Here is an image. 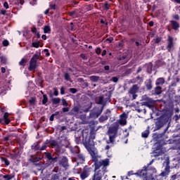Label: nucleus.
<instances>
[{"instance_id": "nucleus-39", "label": "nucleus", "mask_w": 180, "mask_h": 180, "mask_svg": "<svg viewBox=\"0 0 180 180\" xmlns=\"http://www.w3.org/2000/svg\"><path fill=\"white\" fill-rule=\"evenodd\" d=\"M60 95H65V88L64 86L60 87Z\"/></svg>"}, {"instance_id": "nucleus-26", "label": "nucleus", "mask_w": 180, "mask_h": 180, "mask_svg": "<svg viewBox=\"0 0 180 180\" xmlns=\"http://www.w3.org/2000/svg\"><path fill=\"white\" fill-rule=\"evenodd\" d=\"M149 135H150V130L149 129H146V131L142 132L141 137H143V139H147Z\"/></svg>"}, {"instance_id": "nucleus-28", "label": "nucleus", "mask_w": 180, "mask_h": 180, "mask_svg": "<svg viewBox=\"0 0 180 180\" xmlns=\"http://www.w3.org/2000/svg\"><path fill=\"white\" fill-rule=\"evenodd\" d=\"M3 178L4 179H6V180H11V179H13V178H15V176L11 174H7V175L3 176Z\"/></svg>"}, {"instance_id": "nucleus-8", "label": "nucleus", "mask_w": 180, "mask_h": 180, "mask_svg": "<svg viewBox=\"0 0 180 180\" xmlns=\"http://www.w3.org/2000/svg\"><path fill=\"white\" fill-rule=\"evenodd\" d=\"M91 169L88 166H85L80 173V178L82 180H85L91 175Z\"/></svg>"}, {"instance_id": "nucleus-33", "label": "nucleus", "mask_w": 180, "mask_h": 180, "mask_svg": "<svg viewBox=\"0 0 180 180\" xmlns=\"http://www.w3.org/2000/svg\"><path fill=\"white\" fill-rule=\"evenodd\" d=\"M25 63H27L26 59L22 58L21 60L19 62V65H22V67H25Z\"/></svg>"}, {"instance_id": "nucleus-40", "label": "nucleus", "mask_w": 180, "mask_h": 180, "mask_svg": "<svg viewBox=\"0 0 180 180\" xmlns=\"http://www.w3.org/2000/svg\"><path fill=\"white\" fill-rule=\"evenodd\" d=\"M104 9H105L106 11L109 10L110 8V7L109 6V4H108V2H105L104 4V6H103Z\"/></svg>"}, {"instance_id": "nucleus-51", "label": "nucleus", "mask_w": 180, "mask_h": 180, "mask_svg": "<svg viewBox=\"0 0 180 180\" xmlns=\"http://www.w3.org/2000/svg\"><path fill=\"white\" fill-rule=\"evenodd\" d=\"M112 81L113 82H117V81H119V79L116 77H112Z\"/></svg>"}, {"instance_id": "nucleus-4", "label": "nucleus", "mask_w": 180, "mask_h": 180, "mask_svg": "<svg viewBox=\"0 0 180 180\" xmlns=\"http://www.w3.org/2000/svg\"><path fill=\"white\" fill-rule=\"evenodd\" d=\"M82 136L84 139V146L85 148H86V144H89V146H94L95 148V144H94V141L89 138V131L88 129H84L82 131Z\"/></svg>"}, {"instance_id": "nucleus-38", "label": "nucleus", "mask_w": 180, "mask_h": 180, "mask_svg": "<svg viewBox=\"0 0 180 180\" xmlns=\"http://www.w3.org/2000/svg\"><path fill=\"white\" fill-rule=\"evenodd\" d=\"M40 44L39 42H33L32 47H35V49H39Z\"/></svg>"}, {"instance_id": "nucleus-14", "label": "nucleus", "mask_w": 180, "mask_h": 180, "mask_svg": "<svg viewBox=\"0 0 180 180\" xmlns=\"http://www.w3.org/2000/svg\"><path fill=\"white\" fill-rule=\"evenodd\" d=\"M165 84V79L164 77H160L156 79L155 85L158 86H161Z\"/></svg>"}, {"instance_id": "nucleus-21", "label": "nucleus", "mask_w": 180, "mask_h": 180, "mask_svg": "<svg viewBox=\"0 0 180 180\" xmlns=\"http://www.w3.org/2000/svg\"><path fill=\"white\" fill-rule=\"evenodd\" d=\"M77 161H79L81 164L85 162V156L83 154H78L77 158Z\"/></svg>"}, {"instance_id": "nucleus-10", "label": "nucleus", "mask_w": 180, "mask_h": 180, "mask_svg": "<svg viewBox=\"0 0 180 180\" xmlns=\"http://www.w3.org/2000/svg\"><path fill=\"white\" fill-rule=\"evenodd\" d=\"M38 153L39 152H37L34 155H30L29 161L30 162H39V161H41V157L37 155Z\"/></svg>"}, {"instance_id": "nucleus-6", "label": "nucleus", "mask_w": 180, "mask_h": 180, "mask_svg": "<svg viewBox=\"0 0 180 180\" xmlns=\"http://www.w3.org/2000/svg\"><path fill=\"white\" fill-rule=\"evenodd\" d=\"M98 105H103V106L101 108V109L97 112H91L90 114L91 117H94V119H97V117H99L101 115H102V112H103V108L105 106V104L103 103V97L101 96L99 97Z\"/></svg>"}, {"instance_id": "nucleus-37", "label": "nucleus", "mask_w": 180, "mask_h": 180, "mask_svg": "<svg viewBox=\"0 0 180 180\" xmlns=\"http://www.w3.org/2000/svg\"><path fill=\"white\" fill-rule=\"evenodd\" d=\"M53 95L54 96H58V89L57 88H53Z\"/></svg>"}, {"instance_id": "nucleus-25", "label": "nucleus", "mask_w": 180, "mask_h": 180, "mask_svg": "<svg viewBox=\"0 0 180 180\" xmlns=\"http://www.w3.org/2000/svg\"><path fill=\"white\" fill-rule=\"evenodd\" d=\"M72 115H74L75 116H77V115H78V113H79V107H74L72 109Z\"/></svg>"}, {"instance_id": "nucleus-44", "label": "nucleus", "mask_w": 180, "mask_h": 180, "mask_svg": "<svg viewBox=\"0 0 180 180\" xmlns=\"http://www.w3.org/2000/svg\"><path fill=\"white\" fill-rule=\"evenodd\" d=\"M62 103L63 106H68V103H67V101H65L64 98L62 99Z\"/></svg>"}, {"instance_id": "nucleus-2", "label": "nucleus", "mask_w": 180, "mask_h": 180, "mask_svg": "<svg viewBox=\"0 0 180 180\" xmlns=\"http://www.w3.org/2000/svg\"><path fill=\"white\" fill-rule=\"evenodd\" d=\"M119 131V123L114 122L108 129L107 134L109 137V141H107V144H113L116 137H117V133Z\"/></svg>"}, {"instance_id": "nucleus-32", "label": "nucleus", "mask_w": 180, "mask_h": 180, "mask_svg": "<svg viewBox=\"0 0 180 180\" xmlns=\"http://www.w3.org/2000/svg\"><path fill=\"white\" fill-rule=\"evenodd\" d=\"M1 63V64H6L8 59H6V57L5 56H1L0 57Z\"/></svg>"}, {"instance_id": "nucleus-46", "label": "nucleus", "mask_w": 180, "mask_h": 180, "mask_svg": "<svg viewBox=\"0 0 180 180\" xmlns=\"http://www.w3.org/2000/svg\"><path fill=\"white\" fill-rule=\"evenodd\" d=\"M101 52H102V50L101 49V48L96 49V53L98 54V56H99V54H101Z\"/></svg>"}, {"instance_id": "nucleus-56", "label": "nucleus", "mask_w": 180, "mask_h": 180, "mask_svg": "<svg viewBox=\"0 0 180 180\" xmlns=\"http://www.w3.org/2000/svg\"><path fill=\"white\" fill-rule=\"evenodd\" d=\"M146 102L149 103L150 104L154 103V100H153V98H148V101Z\"/></svg>"}, {"instance_id": "nucleus-34", "label": "nucleus", "mask_w": 180, "mask_h": 180, "mask_svg": "<svg viewBox=\"0 0 180 180\" xmlns=\"http://www.w3.org/2000/svg\"><path fill=\"white\" fill-rule=\"evenodd\" d=\"M29 103L30 105H34V103H36V98H31V99L29 101Z\"/></svg>"}, {"instance_id": "nucleus-12", "label": "nucleus", "mask_w": 180, "mask_h": 180, "mask_svg": "<svg viewBox=\"0 0 180 180\" xmlns=\"http://www.w3.org/2000/svg\"><path fill=\"white\" fill-rule=\"evenodd\" d=\"M167 49L168 50V51H171V49H172V47H174V38H172V37L169 36L168 39H167Z\"/></svg>"}, {"instance_id": "nucleus-63", "label": "nucleus", "mask_w": 180, "mask_h": 180, "mask_svg": "<svg viewBox=\"0 0 180 180\" xmlns=\"http://www.w3.org/2000/svg\"><path fill=\"white\" fill-rule=\"evenodd\" d=\"M1 72L2 74H5V72H6V69H5V68H1Z\"/></svg>"}, {"instance_id": "nucleus-54", "label": "nucleus", "mask_w": 180, "mask_h": 180, "mask_svg": "<svg viewBox=\"0 0 180 180\" xmlns=\"http://www.w3.org/2000/svg\"><path fill=\"white\" fill-rule=\"evenodd\" d=\"M173 18L176 20H179V15L178 14H176L174 15H173Z\"/></svg>"}, {"instance_id": "nucleus-30", "label": "nucleus", "mask_w": 180, "mask_h": 180, "mask_svg": "<svg viewBox=\"0 0 180 180\" xmlns=\"http://www.w3.org/2000/svg\"><path fill=\"white\" fill-rule=\"evenodd\" d=\"M49 102V98L47 97V95L44 94L43 95V100H42V105H46Z\"/></svg>"}, {"instance_id": "nucleus-27", "label": "nucleus", "mask_w": 180, "mask_h": 180, "mask_svg": "<svg viewBox=\"0 0 180 180\" xmlns=\"http://www.w3.org/2000/svg\"><path fill=\"white\" fill-rule=\"evenodd\" d=\"M64 78L65 81H69L70 82H71V76L70 75V73H68V72H65L64 73Z\"/></svg>"}, {"instance_id": "nucleus-62", "label": "nucleus", "mask_w": 180, "mask_h": 180, "mask_svg": "<svg viewBox=\"0 0 180 180\" xmlns=\"http://www.w3.org/2000/svg\"><path fill=\"white\" fill-rule=\"evenodd\" d=\"M77 81H78V82H81L82 84V82H84V80L83 78H79V79H77Z\"/></svg>"}, {"instance_id": "nucleus-1", "label": "nucleus", "mask_w": 180, "mask_h": 180, "mask_svg": "<svg viewBox=\"0 0 180 180\" xmlns=\"http://www.w3.org/2000/svg\"><path fill=\"white\" fill-rule=\"evenodd\" d=\"M86 149L90 154L95 165L94 174L93 180H102L105 174H106V167L109 165V159L98 160V149L94 145L86 143Z\"/></svg>"}, {"instance_id": "nucleus-5", "label": "nucleus", "mask_w": 180, "mask_h": 180, "mask_svg": "<svg viewBox=\"0 0 180 180\" xmlns=\"http://www.w3.org/2000/svg\"><path fill=\"white\" fill-rule=\"evenodd\" d=\"M40 58V54H34L30 61L29 71H33L37 68V60Z\"/></svg>"}, {"instance_id": "nucleus-11", "label": "nucleus", "mask_w": 180, "mask_h": 180, "mask_svg": "<svg viewBox=\"0 0 180 180\" xmlns=\"http://www.w3.org/2000/svg\"><path fill=\"white\" fill-rule=\"evenodd\" d=\"M170 169H171V167H169V164H167L165 168V171L161 172L159 174V176H162V177L168 176V175H169V172H171Z\"/></svg>"}, {"instance_id": "nucleus-36", "label": "nucleus", "mask_w": 180, "mask_h": 180, "mask_svg": "<svg viewBox=\"0 0 180 180\" xmlns=\"http://www.w3.org/2000/svg\"><path fill=\"white\" fill-rule=\"evenodd\" d=\"M50 30H51L50 29V26H45L44 28V33H49V32H50Z\"/></svg>"}, {"instance_id": "nucleus-16", "label": "nucleus", "mask_w": 180, "mask_h": 180, "mask_svg": "<svg viewBox=\"0 0 180 180\" xmlns=\"http://www.w3.org/2000/svg\"><path fill=\"white\" fill-rule=\"evenodd\" d=\"M32 151H37L38 150H40V141L36 142L31 146Z\"/></svg>"}, {"instance_id": "nucleus-19", "label": "nucleus", "mask_w": 180, "mask_h": 180, "mask_svg": "<svg viewBox=\"0 0 180 180\" xmlns=\"http://www.w3.org/2000/svg\"><path fill=\"white\" fill-rule=\"evenodd\" d=\"M117 123H118V124H121L122 126H124L127 123V121L124 119V115L120 116V119L118 122H117Z\"/></svg>"}, {"instance_id": "nucleus-64", "label": "nucleus", "mask_w": 180, "mask_h": 180, "mask_svg": "<svg viewBox=\"0 0 180 180\" xmlns=\"http://www.w3.org/2000/svg\"><path fill=\"white\" fill-rule=\"evenodd\" d=\"M171 179H172V180L176 179V174L172 175V176H171Z\"/></svg>"}, {"instance_id": "nucleus-17", "label": "nucleus", "mask_w": 180, "mask_h": 180, "mask_svg": "<svg viewBox=\"0 0 180 180\" xmlns=\"http://www.w3.org/2000/svg\"><path fill=\"white\" fill-rule=\"evenodd\" d=\"M154 92V95H161L162 94V87L161 86H156Z\"/></svg>"}, {"instance_id": "nucleus-29", "label": "nucleus", "mask_w": 180, "mask_h": 180, "mask_svg": "<svg viewBox=\"0 0 180 180\" xmlns=\"http://www.w3.org/2000/svg\"><path fill=\"white\" fill-rule=\"evenodd\" d=\"M108 115H104V116L100 117V118L98 119V120H99V122H100L101 123H103V122L108 120Z\"/></svg>"}, {"instance_id": "nucleus-9", "label": "nucleus", "mask_w": 180, "mask_h": 180, "mask_svg": "<svg viewBox=\"0 0 180 180\" xmlns=\"http://www.w3.org/2000/svg\"><path fill=\"white\" fill-rule=\"evenodd\" d=\"M59 164L62 165L63 168H68V159L65 156H61L59 158Z\"/></svg>"}, {"instance_id": "nucleus-59", "label": "nucleus", "mask_w": 180, "mask_h": 180, "mask_svg": "<svg viewBox=\"0 0 180 180\" xmlns=\"http://www.w3.org/2000/svg\"><path fill=\"white\" fill-rule=\"evenodd\" d=\"M0 13H1V15H6V10H1V11H0Z\"/></svg>"}, {"instance_id": "nucleus-22", "label": "nucleus", "mask_w": 180, "mask_h": 180, "mask_svg": "<svg viewBox=\"0 0 180 180\" xmlns=\"http://www.w3.org/2000/svg\"><path fill=\"white\" fill-rule=\"evenodd\" d=\"M164 126V122L161 120H158L155 123V129L156 130H160Z\"/></svg>"}, {"instance_id": "nucleus-50", "label": "nucleus", "mask_w": 180, "mask_h": 180, "mask_svg": "<svg viewBox=\"0 0 180 180\" xmlns=\"http://www.w3.org/2000/svg\"><path fill=\"white\" fill-rule=\"evenodd\" d=\"M44 53H46V56L49 57L50 56V52H49V49H44Z\"/></svg>"}, {"instance_id": "nucleus-53", "label": "nucleus", "mask_w": 180, "mask_h": 180, "mask_svg": "<svg viewBox=\"0 0 180 180\" xmlns=\"http://www.w3.org/2000/svg\"><path fill=\"white\" fill-rule=\"evenodd\" d=\"M4 122H5L6 124H9V123H11V120L8 118H6L4 120Z\"/></svg>"}, {"instance_id": "nucleus-3", "label": "nucleus", "mask_w": 180, "mask_h": 180, "mask_svg": "<svg viewBox=\"0 0 180 180\" xmlns=\"http://www.w3.org/2000/svg\"><path fill=\"white\" fill-rule=\"evenodd\" d=\"M153 162H154V160H151L150 163L147 165V166L143 167V169L138 172L139 176H141L142 178H146L148 174H151V171L153 174H157V169L155 167H150Z\"/></svg>"}, {"instance_id": "nucleus-43", "label": "nucleus", "mask_w": 180, "mask_h": 180, "mask_svg": "<svg viewBox=\"0 0 180 180\" xmlns=\"http://www.w3.org/2000/svg\"><path fill=\"white\" fill-rule=\"evenodd\" d=\"M144 105H145V106H147V108H149L150 109H151V108H153V105L151 104H150L148 102H145Z\"/></svg>"}, {"instance_id": "nucleus-52", "label": "nucleus", "mask_w": 180, "mask_h": 180, "mask_svg": "<svg viewBox=\"0 0 180 180\" xmlns=\"http://www.w3.org/2000/svg\"><path fill=\"white\" fill-rule=\"evenodd\" d=\"M58 159L60 160V157H55V158L52 157V159L51 160V161H54L56 162Z\"/></svg>"}, {"instance_id": "nucleus-48", "label": "nucleus", "mask_w": 180, "mask_h": 180, "mask_svg": "<svg viewBox=\"0 0 180 180\" xmlns=\"http://www.w3.org/2000/svg\"><path fill=\"white\" fill-rule=\"evenodd\" d=\"M3 161H4V163L8 166L9 165L10 162L9 160H8V159L6 158H3Z\"/></svg>"}, {"instance_id": "nucleus-13", "label": "nucleus", "mask_w": 180, "mask_h": 180, "mask_svg": "<svg viewBox=\"0 0 180 180\" xmlns=\"http://www.w3.org/2000/svg\"><path fill=\"white\" fill-rule=\"evenodd\" d=\"M49 143L51 147H52V148H56L57 151H60V149H58L60 145H58V142L57 141L51 140Z\"/></svg>"}, {"instance_id": "nucleus-60", "label": "nucleus", "mask_w": 180, "mask_h": 180, "mask_svg": "<svg viewBox=\"0 0 180 180\" xmlns=\"http://www.w3.org/2000/svg\"><path fill=\"white\" fill-rule=\"evenodd\" d=\"M49 120L51 121V122H53V120H54V115H51V117H50V118H49Z\"/></svg>"}, {"instance_id": "nucleus-49", "label": "nucleus", "mask_w": 180, "mask_h": 180, "mask_svg": "<svg viewBox=\"0 0 180 180\" xmlns=\"http://www.w3.org/2000/svg\"><path fill=\"white\" fill-rule=\"evenodd\" d=\"M4 6L6 8V9H9V4H8V2L5 1L4 3Z\"/></svg>"}, {"instance_id": "nucleus-58", "label": "nucleus", "mask_w": 180, "mask_h": 180, "mask_svg": "<svg viewBox=\"0 0 180 180\" xmlns=\"http://www.w3.org/2000/svg\"><path fill=\"white\" fill-rule=\"evenodd\" d=\"M107 41H109V43H112L113 41V38L110 37L106 39Z\"/></svg>"}, {"instance_id": "nucleus-20", "label": "nucleus", "mask_w": 180, "mask_h": 180, "mask_svg": "<svg viewBox=\"0 0 180 180\" xmlns=\"http://www.w3.org/2000/svg\"><path fill=\"white\" fill-rule=\"evenodd\" d=\"M146 86L148 91L153 89V81H151V79L146 80Z\"/></svg>"}, {"instance_id": "nucleus-23", "label": "nucleus", "mask_w": 180, "mask_h": 180, "mask_svg": "<svg viewBox=\"0 0 180 180\" xmlns=\"http://www.w3.org/2000/svg\"><path fill=\"white\" fill-rule=\"evenodd\" d=\"M89 79L91 82H98V81H100L101 77L99 76L93 75L89 77Z\"/></svg>"}, {"instance_id": "nucleus-47", "label": "nucleus", "mask_w": 180, "mask_h": 180, "mask_svg": "<svg viewBox=\"0 0 180 180\" xmlns=\"http://www.w3.org/2000/svg\"><path fill=\"white\" fill-rule=\"evenodd\" d=\"M3 45L5 46L6 47L7 46H9V41H8V40H4V41H3Z\"/></svg>"}, {"instance_id": "nucleus-31", "label": "nucleus", "mask_w": 180, "mask_h": 180, "mask_svg": "<svg viewBox=\"0 0 180 180\" xmlns=\"http://www.w3.org/2000/svg\"><path fill=\"white\" fill-rule=\"evenodd\" d=\"M47 144H49V141H46V143H43L42 146L39 147V150L43 151L47 148Z\"/></svg>"}, {"instance_id": "nucleus-61", "label": "nucleus", "mask_w": 180, "mask_h": 180, "mask_svg": "<svg viewBox=\"0 0 180 180\" xmlns=\"http://www.w3.org/2000/svg\"><path fill=\"white\" fill-rule=\"evenodd\" d=\"M160 41H161V38L158 37L155 39V43H160Z\"/></svg>"}, {"instance_id": "nucleus-7", "label": "nucleus", "mask_w": 180, "mask_h": 180, "mask_svg": "<svg viewBox=\"0 0 180 180\" xmlns=\"http://www.w3.org/2000/svg\"><path fill=\"white\" fill-rule=\"evenodd\" d=\"M140 86L139 84H134L129 90L128 94L129 96H132V101H134L137 98V92H139Z\"/></svg>"}, {"instance_id": "nucleus-45", "label": "nucleus", "mask_w": 180, "mask_h": 180, "mask_svg": "<svg viewBox=\"0 0 180 180\" xmlns=\"http://www.w3.org/2000/svg\"><path fill=\"white\" fill-rule=\"evenodd\" d=\"M161 154H162V152L161 150H160L159 152H155V157H160V155H161Z\"/></svg>"}, {"instance_id": "nucleus-41", "label": "nucleus", "mask_w": 180, "mask_h": 180, "mask_svg": "<svg viewBox=\"0 0 180 180\" xmlns=\"http://www.w3.org/2000/svg\"><path fill=\"white\" fill-rule=\"evenodd\" d=\"M49 6H50L51 9H53V11H56V4L50 3Z\"/></svg>"}, {"instance_id": "nucleus-18", "label": "nucleus", "mask_w": 180, "mask_h": 180, "mask_svg": "<svg viewBox=\"0 0 180 180\" xmlns=\"http://www.w3.org/2000/svg\"><path fill=\"white\" fill-rule=\"evenodd\" d=\"M49 96L50 98H52L51 101H52L53 105H58V103L61 102V99L60 98H53V94H51L49 95Z\"/></svg>"}, {"instance_id": "nucleus-55", "label": "nucleus", "mask_w": 180, "mask_h": 180, "mask_svg": "<svg viewBox=\"0 0 180 180\" xmlns=\"http://www.w3.org/2000/svg\"><path fill=\"white\" fill-rule=\"evenodd\" d=\"M9 117V114L8 112H5L4 115V119H8Z\"/></svg>"}, {"instance_id": "nucleus-57", "label": "nucleus", "mask_w": 180, "mask_h": 180, "mask_svg": "<svg viewBox=\"0 0 180 180\" xmlns=\"http://www.w3.org/2000/svg\"><path fill=\"white\" fill-rule=\"evenodd\" d=\"M63 112H70V108H63Z\"/></svg>"}, {"instance_id": "nucleus-42", "label": "nucleus", "mask_w": 180, "mask_h": 180, "mask_svg": "<svg viewBox=\"0 0 180 180\" xmlns=\"http://www.w3.org/2000/svg\"><path fill=\"white\" fill-rule=\"evenodd\" d=\"M70 92H71L72 94H77V89L75 88H70L69 89Z\"/></svg>"}, {"instance_id": "nucleus-35", "label": "nucleus", "mask_w": 180, "mask_h": 180, "mask_svg": "<svg viewBox=\"0 0 180 180\" xmlns=\"http://www.w3.org/2000/svg\"><path fill=\"white\" fill-rule=\"evenodd\" d=\"M46 157L48 158L49 161H51V160H53V156H51V153H47Z\"/></svg>"}, {"instance_id": "nucleus-15", "label": "nucleus", "mask_w": 180, "mask_h": 180, "mask_svg": "<svg viewBox=\"0 0 180 180\" xmlns=\"http://www.w3.org/2000/svg\"><path fill=\"white\" fill-rule=\"evenodd\" d=\"M170 23H171L172 29L174 30H179V29L180 27L179 22H178L175 20H172V21H170Z\"/></svg>"}, {"instance_id": "nucleus-24", "label": "nucleus", "mask_w": 180, "mask_h": 180, "mask_svg": "<svg viewBox=\"0 0 180 180\" xmlns=\"http://www.w3.org/2000/svg\"><path fill=\"white\" fill-rule=\"evenodd\" d=\"M154 174L155 173H153V171H150V173H148L145 177L146 180H154Z\"/></svg>"}]
</instances>
